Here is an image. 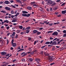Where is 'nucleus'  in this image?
I'll use <instances>...</instances> for the list:
<instances>
[{"label":"nucleus","instance_id":"obj_2","mask_svg":"<svg viewBox=\"0 0 66 66\" xmlns=\"http://www.w3.org/2000/svg\"><path fill=\"white\" fill-rule=\"evenodd\" d=\"M22 16H26L27 17H30V14H22Z\"/></svg>","mask_w":66,"mask_h":66},{"label":"nucleus","instance_id":"obj_31","mask_svg":"<svg viewBox=\"0 0 66 66\" xmlns=\"http://www.w3.org/2000/svg\"><path fill=\"white\" fill-rule=\"evenodd\" d=\"M56 4V3H53L52 4V6H54V5H55Z\"/></svg>","mask_w":66,"mask_h":66},{"label":"nucleus","instance_id":"obj_19","mask_svg":"<svg viewBox=\"0 0 66 66\" xmlns=\"http://www.w3.org/2000/svg\"><path fill=\"white\" fill-rule=\"evenodd\" d=\"M35 60L36 61H40V59H38V58H36L35 59Z\"/></svg>","mask_w":66,"mask_h":66},{"label":"nucleus","instance_id":"obj_35","mask_svg":"<svg viewBox=\"0 0 66 66\" xmlns=\"http://www.w3.org/2000/svg\"><path fill=\"white\" fill-rule=\"evenodd\" d=\"M19 13L17 12V13L15 15V16H16V17H17V16H18V15H19Z\"/></svg>","mask_w":66,"mask_h":66},{"label":"nucleus","instance_id":"obj_27","mask_svg":"<svg viewBox=\"0 0 66 66\" xmlns=\"http://www.w3.org/2000/svg\"><path fill=\"white\" fill-rule=\"evenodd\" d=\"M33 6H34V7H38V6L36 4H34L33 5Z\"/></svg>","mask_w":66,"mask_h":66},{"label":"nucleus","instance_id":"obj_50","mask_svg":"<svg viewBox=\"0 0 66 66\" xmlns=\"http://www.w3.org/2000/svg\"><path fill=\"white\" fill-rule=\"evenodd\" d=\"M52 43H53V42L52 41H51V42H50V45L51 44H52Z\"/></svg>","mask_w":66,"mask_h":66},{"label":"nucleus","instance_id":"obj_28","mask_svg":"<svg viewBox=\"0 0 66 66\" xmlns=\"http://www.w3.org/2000/svg\"><path fill=\"white\" fill-rule=\"evenodd\" d=\"M53 23H50L48 24V25L50 26H52V25H53Z\"/></svg>","mask_w":66,"mask_h":66},{"label":"nucleus","instance_id":"obj_34","mask_svg":"<svg viewBox=\"0 0 66 66\" xmlns=\"http://www.w3.org/2000/svg\"><path fill=\"white\" fill-rule=\"evenodd\" d=\"M11 3H14L15 2V1L13 0H11L10 1Z\"/></svg>","mask_w":66,"mask_h":66},{"label":"nucleus","instance_id":"obj_13","mask_svg":"<svg viewBox=\"0 0 66 66\" xmlns=\"http://www.w3.org/2000/svg\"><path fill=\"white\" fill-rule=\"evenodd\" d=\"M62 14H64L66 13V10H64L62 11Z\"/></svg>","mask_w":66,"mask_h":66},{"label":"nucleus","instance_id":"obj_62","mask_svg":"<svg viewBox=\"0 0 66 66\" xmlns=\"http://www.w3.org/2000/svg\"><path fill=\"white\" fill-rule=\"evenodd\" d=\"M50 11H52V8H50Z\"/></svg>","mask_w":66,"mask_h":66},{"label":"nucleus","instance_id":"obj_57","mask_svg":"<svg viewBox=\"0 0 66 66\" xmlns=\"http://www.w3.org/2000/svg\"><path fill=\"white\" fill-rule=\"evenodd\" d=\"M23 29H22L23 31H24L25 30V28L23 27Z\"/></svg>","mask_w":66,"mask_h":66},{"label":"nucleus","instance_id":"obj_29","mask_svg":"<svg viewBox=\"0 0 66 66\" xmlns=\"http://www.w3.org/2000/svg\"><path fill=\"white\" fill-rule=\"evenodd\" d=\"M18 35H17V34H16V35L15 36V38H16L17 39L18 38Z\"/></svg>","mask_w":66,"mask_h":66},{"label":"nucleus","instance_id":"obj_5","mask_svg":"<svg viewBox=\"0 0 66 66\" xmlns=\"http://www.w3.org/2000/svg\"><path fill=\"white\" fill-rule=\"evenodd\" d=\"M54 60V58H50L48 59V61L50 62H52L53 60Z\"/></svg>","mask_w":66,"mask_h":66},{"label":"nucleus","instance_id":"obj_16","mask_svg":"<svg viewBox=\"0 0 66 66\" xmlns=\"http://www.w3.org/2000/svg\"><path fill=\"white\" fill-rule=\"evenodd\" d=\"M38 31L37 30H35L33 31V33L34 34L36 33Z\"/></svg>","mask_w":66,"mask_h":66},{"label":"nucleus","instance_id":"obj_39","mask_svg":"<svg viewBox=\"0 0 66 66\" xmlns=\"http://www.w3.org/2000/svg\"><path fill=\"white\" fill-rule=\"evenodd\" d=\"M17 61V60L16 59H14L13 61V62H16V61Z\"/></svg>","mask_w":66,"mask_h":66},{"label":"nucleus","instance_id":"obj_4","mask_svg":"<svg viewBox=\"0 0 66 66\" xmlns=\"http://www.w3.org/2000/svg\"><path fill=\"white\" fill-rule=\"evenodd\" d=\"M27 53L23 52L21 54V55H22V56H25V55H27Z\"/></svg>","mask_w":66,"mask_h":66},{"label":"nucleus","instance_id":"obj_56","mask_svg":"<svg viewBox=\"0 0 66 66\" xmlns=\"http://www.w3.org/2000/svg\"><path fill=\"white\" fill-rule=\"evenodd\" d=\"M29 51H31L32 50L31 49V48H29L28 49Z\"/></svg>","mask_w":66,"mask_h":66},{"label":"nucleus","instance_id":"obj_33","mask_svg":"<svg viewBox=\"0 0 66 66\" xmlns=\"http://www.w3.org/2000/svg\"><path fill=\"white\" fill-rule=\"evenodd\" d=\"M60 22H58L57 23H53V25H54V24H59Z\"/></svg>","mask_w":66,"mask_h":66},{"label":"nucleus","instance_id":"obj_21","mask_svg":"<svg viewBox=\"0 0 66 66\" xmlns=\"http://www.w3.org/2000/svg\"><path fill=\"white\" fill-rule=\"evenodd\" d=\"M16 1L17 2L20 3V4H22V2H21V1H20L19 0H17Z\"/></svg>","mask_w":66,"mask_h":66},{"label":"nucleus","instance_id":"obj_53","mask_svg":"<svg viewBox=\"0 0 66 66\" xmlns=\"http://www.w3.org/2000/svg\"><path fill=\"white\" fill-rule=\"evenodd\" d=\"M50 39H51L52 40V39H53L54 38H53L52 37H50Z\"/></svg>","mask_w":66,"mask_h":66},{"label":"nucleus","instance_id":"obj_52","mask_svg":"<svg viewBox=\"0 0 66 66\" xmlns=\"http://www.w3.org/2000/svg\"><path fill=\"white\" fill-rule=\"evenodd\" d=\"M63 37H66V34H65L63 35Z\"/></svg>","mask_w":66,"mask_h":66},{"label":"nucleus","instance_id":"obj_59","mask_svg":"<svg viewBox=\"0 0 66 66\" xmlns=\"http://www.w3.org/2000/svg\"><path fill=\"white\" fill-rule=\"evenodd\" d=\"M56 2H60V0H58L56 1Z\"/></svg>","mask_w":66,"mask_h":66},{"label":"nucleus","instance_id":"obj_46","mask_svg":"<svg viewBox=\"0 0 66 66\" xmlns=\"http://www.w3.org/2000/svg\"><path fill=\"white\" fill-rule=\"evenodd\" d=\"M36 43H37V41H35L34 42V45H35L36 44Z\"/></svg>","mask_w":66,"mask_h":66},{"label":"nucleus","instance_id":"obj_22","mask_svg":"<svg viewBox=\"0 0 66 66\" xmlns=\"http://www.w3.org/2000/svg\"><path fill=\"white\" fill-rule=\"evenodd\" d=\"M5 3L6 4H8L9 3V1H6L5 2Z\"/></svg>","mask_w":66,"mask_h":66},{"label":"nucleus","instance_id":"obj_37","mask_svg":"<svg viewBox=\"0 0 66 66\" xmlns=\"http://www.w3.org/2000/svg\"><path fill=\"white\" fill-rule=\"evenodd\" d=\"M46 46L47 45H45L44 46H43L41 47V48L42 49H43V48H44V47H46Z\"/></svg>","mask_w":66,"mask_h":66},{"label":"nucleus","instance_id":"obj_63","mask_svg":"<svg viewBox=\"0 0 66 66\" xmlns=\"http://www.w3.org/2000/svg\"><path fill=\"white\" fill-rule=\"evenodd\" d=\"M56 39H57V38H55L53 40V41H54V40H56Z\"/></svg>","mask_w":66,"mask_h":66},{"label":"nucleus","instance_id":"obj_64","mask_svg":"<svg viewBox=\"0 0 66 66\" xmlns=\"http://www.w3.org/2000/svg\"><path fill=\"white\" fill-rule=\"evenodd\" d=\"M57 7H55L54 8V10H57Z\"/></svg>","mask_w":66,"mask_h":66},{"label":"nucleus","instance_id":"obj_38","mask_svg":"<svg viewBox=\"0 0 66 66\" xmlns=\"http://www.w3.org/2000/svg\"><path fill=\"white\" fill-rule=\"evenodd\" d=\"M65 3H64L63 4H62L61 5V6H64V5H65Z\"/></svg>","mask_w":66,"mask_h":66},{"label":"nucleus","instance_id":"obj_51","mask_svg":"<svg viewBox=\"0 0 66 66\" xmlns=\"http://www.w3.org/2000/svg\"><path fill=\"white\" fill-rule=\"evenodd\" d=\"M43 28H40L39 29V30H43Z\"/></svg>","mask_w":66,"mask_h":66},{"label":"nucleus","instance_id":"obj_45","mask_svg":"<svg viewBox=\"0 0 66 66\" xmlns=\"http://www.w3.org/2000/svg\"><path fill=\"white\" fill-rule=\"evenodd\" d=\"M29 32H30L29 30H27V31H26V33H28Z\"/></svg>","mask_w":66,"mask_h":66},{"label":"nucleus","instance_id":"obj_1","mask_svg":"<svg viewBox=\"0 0 66 66\" xmlns=\"http://www.w3.org/2000/svg\"><path fill=\"white\" fill-rule=\"evenodd\" d=\"M52 35L53 36H57L58 35V32L55 31L52 34Z\"/></svg>","mask_w":66,"mask_h":66},{"label":"nucleus","instance_id":"obj_49","mask_svg":"<svg viewBox=\"0 0 66 66\" xmlns=\"http://www.w3.org/2000/svg\"><path fill=\"white\" fill-rule=\"evenodd\" d=\"M10 34V32L7 33V36H9Z\"/></svg>","mask_w":66,"mask_h":66},{"label":"nucleus","instance_id":"obj_3","mask_svg":"<svg viewBox=\"0 0 66 66\" xmlns=\"http://www.w3.org/2000/svg\"><path fill=\"white\" fill-rule=\"evenodd\" d=\"M52 3V1L51 0H48V1L47 4L48 5H51Z\"/></svg>","mask_w":66,"mask_h":66},{"label":"nucleus","instance_id":"obj_7","mask_svg":"<svg viewBox=\"0 0 66 66\" xmlns=\"http://www.w3.org/2000/svg\"><path fill=\"white\" fill-rule=\"evenodd\" d=\"M10 55V54H7L6 55V57H5V58H9V57H10V56H11V55Z\"/></svg>","mask_w":66,"mask_h":66},{"label":"nucleus","instance_id":"obj_48","mask_svg":"<svg viewBox=\"0 0 66 66\" xmlns=\"http://www.w3.org/2000/svg\"><path fill=\"white\" fill-rule=\"evenodd\" d=\"M14 42V39H13L11 41V44H13L14 43H13Z\"/></svg>","mask_w":66,"mask_h":66},{"label":"nucleus","instance_id":"obj_26","mask_svg":"<svg viewBox=\"0 0 66 66\" xmlns=\"http://www.w3.org/2000/svg\"><path fill=\"white\" fill-rule=\"evenodd\" d=\"M16 32H17V33H19L20 32V31L19 30H17L16 31Z\"/></svg>","mask_w":66,"mask_h":66},{"label":"nucleus","instance_id":"obj_17","mask_svg":"<svg viewBox=\"0 0 66 66\" xmlns=\"http://www.w3.org/2000/svg\"><path fill=\"white\" fill-rule=\"evenodd\" d=\"M17 21V19H15L14 20H12V22H16V21Z\"/></svg>","mask_w":66,"mask_h":66},{"label":"nucleus","instance_id":"obj_40","mask_svg":"<svg viewBox=\"0 0 66 66\" xmlns=\"http://www.w3.org/2000/svg\"><path fill=\"white\" fill-rule=\"evenodd\" d=\"M11 13L12 14H14V11L13 10H12L11 11Z\"/></svg>","mask_w":66,"mask_h":66},{"label":"nucleus","instance_id":"obj_43","mask_svg":"<svg viewBox=\"0 0 66 66\" xmlns=\"http://www.w3.org/2000/svg\"><path fill=\"white\" fill-rule=\"evenodd\" d=\"M63 33H66V30H64L63 31Z\"/></svg>","mask_w":66,"mask_h":66},{"label":"nucleus","instance_id":"obj_14","mask_svg":"<svg viewBox=\"0 0 66 66\" xmlns=\"http://www.w3.org/2000/svg\"><path fill=\"white\" fill-rule=\"evenodd\" d=\"M4 22L5 23V22H6L7 23H9V21L8 20H4Z\"/></svg>","mask_w":66,"mask_h":66},{"label":"nucleus","instance_id":"obj_23","mask_svg":"<svg viewBox=\"0 0 66 66\" xmlns=\"http://www.w3.org/2000/svg\"><path fill=\"white\" fill-rule=\"evenodd\" d=\"M19 29H21V30H22V28H23V27H22V26H19Z\"/></svg>","mask_w":66,"mask_h":66},{"label":"nucleus","instance_id":"obj_9","mask_svg":"<svg viewBox=\"0 0 66 66\" xmlns=\"http://www.w3.org/2000/svg\"><path fill=\"white\" fill-rule=\"evenodd\" d=\"M16 34V33L15 32H14L11 35H10L11 37H12V36H14Z\"/></svg>","mask_w":66,"mask_h":66},{"label":"nucleus","instance_id":"obj_18","mask_svg":"<svg viewBox=\"0 0 66 66\" xmlns=\"http://www.w3.org/2000/svg\"><path fill=\"white\" fill-rule=\"evenodd\" d=\"M22 13H23V14H27V13H28V12L25 11H22Z\"/></svg>","mask_w":66,"mask_h":66},{"label":"nucleus","instance_id":"obj_41","mask_svg":"<svg viewBox=\"0 0 66 66\" xmlns=\"http://www.w3.org/2000/svg\"><path fill=\"white\" fill-rule=\"evenodd\" d=\"M31 37L28 38V39L29 40V41H30V40H31Z\"/></svg>","mask_w":66,"mask_h":66},{"label":"nucleus","instance_id":"obj_54","mask_svg":"<svg viewBox=\"0 0 66 66\" xmlns=\"http://www.w3.org/2000/svg\"><path fill=\"white\" fill-rule=\"evenodd\" d=\"M18 50L19 49H20V46H19L17 48Z\"/></svg>","mask_w":66,"mask_h":66},{"label":"nucleus","instance_id":"obj_15","mask_svg":"<svg viewBox=\"0 0 66 66\" xmlns=\"http://www.w3.org/2000/svg\"><path fill=\"white\" fill-rule=\"evenodd\" d=\"M56 41H54L52 43V45H56Z\"/></svg>","mask_w":66,"mask_h":66},{"label":"nucleus","instance_id":"obj_24","mask_svg":"<svg viewBox=\"0 0 66 66\" xmlns=\"http://www.w3.org/2000/svg\"><path fill=\"white\" fill-rule=\"evenodd\" d=\"M41 33L40 32H37V35H40V34H41Z\"/></svg>","mask_w":66,"mask_h":66},{"label":"nucleus","instance_id":"obj_20","mask_svg":"<svg viewBox=\"0 0 66 66\" xmlns=\"http://www.w3.org/2000/svg\"><path fill=\"white\" fill-rule=\"evenodd\" d=\"M31 9H32V7H31L28 6L27 7V9H28V10H31Z\"/></svg>","mask_w":66,"mask_h":66},{"label":"nucleus","instance_id":"obj_60","mask_svg":"<svg viewBox=\"0 0 66 66\" xmlns=\"http://www.w3.org/2000/svg\"><path fill=\"white\" fill-rule=\"evenodd\" d=\"M55 14L56 15H57V14H58V12H56L55 13Z\"/></svg>","mask_w":66,"mask_h":66},{"label":"nucleus","instance_id":"obj_12","mask_svg":"<svg viewBox=\"0 0 66 66\" xmlns=\"http://www.w3.org/2000/svg\"><path fill=\"white\" fill-rule=\"evenodd\" d=\"M8 64H9V63L8 62H7V63H5V64L2 65L1 66H7V65H8Z\"/></svg>","mask_w":66,"mask_h":66},{"label":"nucleus","instance_id":"obj_30","mask_svg":"<svg viewBox=\"0 0 66 66\" xmlns=\"http://www.w3.org/2000/svg\"><path fill=\"white\" fill-rule=\"evenodd\" d=\"M35 2H31V4H35Z\"/></svg>","mask_w":66,"mask_h":66},{"label":"nucleus","instance_id":"obj_10","mask_svg":"<svg viewBox=\"0 0 66 66\" xmlns=\"http://www.w3.org/2000/svg\"><path fill=\"white\" fill-rule=\"evenodd\" d=\"M12 46L13 47H16V43H12Z\"/></svg>","mask_w":66,"mask_h":66},{"label":"nucleus","instance_id":"obj_55","mask_svg":"<svg viewBox=\"0 0 66 66\" xmlns=\"http://www.w3.org/2000/svg\"><path fill=\"white\" fill-rule=\"evenodd\" d=\"M20 50L21 51H23V50H24V49H23V48H22Z\"/></svg>","mask_w":66,"mask_h":66},{"label":"nucleus","instance_id":"obj_47","mask_svg":"<svg viewBox=\"0 0 66 66\" xmlns=\"http://www.w3.org/2000/svg\"><path fill=\"white\" fill-rule=\"evenodd\" d=\"M24 61H25V59H22V62H24Z\"/></svg>","mask_w":66,"mask_h":66},{"label":"nucleus","instance_id":"obj_42","mask_svg":"<svg viewBox=\"0 0 66 66\" xmlns=\"http://www.w3.org/2000/svg\"><path fill=\"white\" fill-rule=\"evenodd\" d=\"M30 29V27H28L26 29V30H28V29Z\"/></svg>","mask_w":66,"mask_h":66},{"label":"nucleus","instance_id":"obj_44","mask_svg":"<svg viewBox=\"0 0 66 66\" xmlns=\"http://www.w3.org/2000/svg\"><path fill=\"white\" fill-rule=\"evenodd\" d=\"M7 30H9L10 28V27L9 26H8L6 27Z\"/></svg>","mask_w":66,"mask_h":66},{"label":"nucleus","instance_id":"obj_8","mask_svg":"<svg viewBox=\"0 0 66 66\" xmlns=\"http://www.w3.org/2000/svg\"><path fill=\"white\" fill-rule=\"evenodd\" d=\"M5 9L6 10H8V11H10V10H11V9H10V8L7 7H5Z\"/></svg>","mask_w":66,"mask_h":66},{"label":"nucleus","instance_id":"obj_36","mask_svg":"<svg viewBox=\"0 0 66 66\" xmlns=\"http://www.w3.org/2000/svg\"><path fill=\"white\" fill-rule=\"evenodd\" d=\"M29 61H31V62H32V61L33 60V59L32 58H30L29 59Z\"/></svg>","mask_w":66,"mask_h":66},{"label":"nucleus","instance_id":"obj_32","mask_svg":"<svg viewBox=\"0 0 66 66\" xmlns=\"http://www.w3.org/2000/svg\"><path fill=\"white\" fill-rule=\"evenodd\" d=\"M1 12L4 13H6V11H1Z\"/></svg>","mask_w":66,"mask_h":66},{"label":"nucleus","instance_id":"obj_58","mask_svg":"<svg viewBox=\"0 0 66 66\" xmlns=\"http://www.w3.org/2000/svg\"><path fill=\"white\" fill-rule=\"evenodd\" d=\"M39 23H40V24H44V23H42V22H39Z\"/></svg>","mask_w":66,"mask_h":66},{"label":"nucleus","instance_id":"obj_25","mask_svg":"<svg viewBox=\"0 0 66 66\" xmlns=\"http://www.w3.org/2000/svg\"><path fill=\"white\" fill-rule=\"evenodd\" d=\"M50 42H47L45 43V44H47V45H49L50 44Z\"/></svg>","mask_w":66,"mask_h":66},{"label":"nucleus","instance_id":"obj_6","mask_svg":"<svg viewBox=\"0 0 66 66\" xmlns=\"http://www.w3.org/2000/svg\"><path fill=\"white\" fill-rule=\"evenodd\" d=\"M1 53V55H5L7 53H6V52H2Z\"/></svg>","mask_w":66,"mask_h":66},{"label":"nucleus","instance_id":"obj_11","mask_svg":"<svg viewBox=\"0 0 66 66\" xmlns=\"http://www.w3.org/2000/svg\"><path fill=\"white\" fill-rule=\"evenodd\" d=\"M44 54L45 56H49V54L48 53L46 52H44Z\"/></svg>","mask_w":66,"mask_h":66},{"label":"nucleus","instance_id":"obj_61","mask_svg":"<svg viewBox=\"0 0 66 66\" xmlns=\"http://www.w3.org/2000/svg\"><path fill=\"white\" fill-rule=\"evenodd\" d=\"M33 53H34V52H31V53H30L31 54H33Z\"/></svg>","mask_w":66,"mask_h":66}]
</instances>
